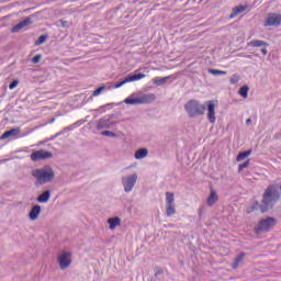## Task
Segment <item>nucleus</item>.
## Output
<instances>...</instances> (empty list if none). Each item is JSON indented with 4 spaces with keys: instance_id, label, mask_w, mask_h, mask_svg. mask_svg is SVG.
Masks as SVG:
<instances>
[{
    "instance_id": "58836bf2",
    "label": "nucleus",
    "mask_w": 281,
    "mask_h": 281,
    "mask_svg": "<svg viewBox=\"0 0 281 281\" xmlns=\"http://www.w3.org/2000/svg\"><path fill=\"white\" fill-rule=\"evenodd\" d=\"M268 53H269V52L267 50V48H262V49H261V54H263V56H267Z\"/></svg>"
},
{
    "instance_id": "423d86ee",
    "label": "nucleus",
    "mask_w": 281,
    "mask_h": 281,
    "mask_svg": "<svg viewBox=\"0 0 281 281\" xmlns=\"http://www.w3.org/2000/svg\"><path fill=\"white\" fill-rule=\"evenodd\" d=\"M122 183H123L124 191L131 192L133 190V188H135V183H137V173L123 177Z\"/></svg>"
},
{
    "instance_id": "ddd939ff",
    "label": "nucleus",
    "mask_w": 281,
    "mask_h": 281,
    "mask_svg": "<svg viewBox=\"0 0 281 281\" xmlns=\"http://www.w3.org/2000/svg\"><path fill=\"white\" fill-rule=\"evenodd\" d=\"M31 23H32V19L27 18L24 21L18 23L15 26H13L11 32L13 33L21 32L23 27H27V25H31Z\"/></svg>"
},
{
    "instance_id": "b1692460",
    "label": "nucleus",
    "mask_w": 281,
    "mask_h": 281,
    "mask_svg": "<svg viewBox=\"0 0 281 281\" xmlns=\"http://www.w3.org/2000/svg\"><path fill=\"white\" fill-rule=\"evenodd\" d=\"M166 214L167 216H172L175 214H177V209L175 204H168L166 207Z\"/></svg>"
},
{
    "instance_id": "f257e3e1",
    "label": "nucleus",
    "mask_w": 281,
    "mask_h": 281,
    "mask_svg": "<svg viewBox=\"0 0 281 281\" xmlns=\"http://www.w3.org/2000/svg\"><path fill=\"white\" fill-rule=\"evenodd\" d=\"M278 201H280L278 186L270 184L263 192L261 204H259L258 201L254 202L251 209L247 211V214H250L254 210H258V207H260L262 213L269 212Z\"/></svg>"
},
{
    "instance_id": "6e6552de",
    "label": "nucleus",
    "mask_w": 281,
    "mask_h": 281,
    "mask_svg": "<svg viewBox=\"0 0 281 281\" xmlns=\"http://www.w3.org/2000/svg\"><path fill=\"white\" fill-rule=\"evenodd\" d=\"M114 124H117V122L111 115L109 119H100L97 123V128L98 131H102V128H111Z\"/></svg>"
},
{
    "instance_id": "a211bd4d",
    "label": "nucleus",
    "mask_w": 281,
    "mask_h": 281,
    "mask_svg": "<svg viewBox=\"0 0 281 281\" xmlns=\"http://www.w3.org/2000/svg\"><path fill=\"white\" fill-rule=\"evenodd\" d=\"M50 196H52V191L46 190L37 196V201H38V203H47V201H49Z\"/></svg>"
},
{
    "instance_id": "7c9ffc66",
    "label": "nucleus",
    "mask_w": 281,
    "mask_h": 281,
    "mask_svg": "<svg viewBox=\"0 0 281 281\" xmlns=\"http://www.w3.org/2000/svg\"><path fill=\"white\" fill-rule=\"evenodd\" d=\"M101 135L105 136V137H117V135L111 131H103L101 133Z\"/></svg>"
},
{
    "instance_id": "4be33fe9",
    "label": "nucleus",
    "mask_w": 281,
    "mask_h": 281,
    "mask_svg": "<svg viewBox=\"0 0 281 281\" xmlns=\"http://www.w3.org/2000/svg\"><path fill=\"white\" fill-rule=\"evenodd\" d=\"M245 261V252H241L233 262V269H236Z\"/></svg>"
},
{
    "instance_id": "a878e982",
    "label": "nucleus",
    "mask_w": 281,
    "mask_h": 281,
    "mask_svg": "<svg viewBox=\"0 0 281 281\" xmlns=\"http://www.w3.org/2000/svg\"><path fill=\"white\" fill-rule=\"evenodd\" d=\"M209 74H212L213 76H226L227 71L209 69Z\"/></svg>"
},
{
    "instance_id": "1a4fd4ad",
    "label": "nucleus",
    "mask_w": 281,
    "mask_h": 281,
    "mask_svg": "<svg viewBox=\"0 0 281 281\" xmlns=\"http://www.w3.org/2000/svg\"><path fill=\"white\" fill-rule=\"evenodd\" d=\"M207 120L211 124H214L216 122V104H214V101H207Z\"/></svg>"
},
{
    "instance_id": "9d476101",
    "label": "nucleus",
    "mask_w": 281,
    "mask_h": 281,
    "mask_svg": "<svg viewBox=\"0 0 281 281\" xmlns=\"http://www.w3.org/2000/svg\"><path fill=\"white\" fill-rule=\"evenodd\" d=\"M142 78H146V75H128L123 81L115 85V89H120V87H123V85H126V82H135V80H142Z\"/></svg>"
},
{
    "instance_id": "473e14b6",
    "label": "nucleus",
    "mask_w": 281,
    "mask_h": 281,
    "mask_svg": "<svg viewBox=\"0 0 281 281\" xmlns=\"http://www.w3.org/2000/svg\"><path fill=\"white\" fill-rule=\"evenodd\" d=\"M245 168H249V159L239 165V172L245 170Z\"/></svg>"
},
{
    "instance_id": "9b49d317",
    "label": "nucleus",
    "mask_w": 281,
    "mask_h": 281,
    "mask_svg": "<svg viewBox=\"0 0 281 281\" xmlns=\"http://www.w3.org/2000/svg\"><path fill=\"white\" fill-rule=\"evenodd\" d=\"M281 23V14L277 13H269L267 21H266V26H278Z\"/></svg>"
},
{
    "instance_id": "dca6fc26",
    "label": "nucleus",
    "mask_w": 281,
    "mask_h": 281,
    "mask_svg": "<svg viewBox=\"0 0 281 281\" xmlns=\"http://www.w3.org/2000/svg\"><path fill=\"white\" fill-rule=\"evenodd\" d=\"M245 10H247V5L235 7L233 9V12L229 15V19H236V16H238V14H243V12H245Z\"/></svg>"
},
{
    "instance_id": "cd10ccee",
    "label": "nucleus",
    "mask_w": 281,
    "mask_h": 281,
    "mask_svg": "<svg viewBox=\"0 0 281 281\" xmlns=\"http://www.w3.org/2000/svg\"><path fill=\"white\" fill-rule=\"evenodd\" d=\"M125 104H139V98H127L124 100Z\"/></svg>"
},
{
    "instance_id": "20e7f679",
    "label": "nucleus",
    "mask_w": 281,
    "mask_h": 281,
    "mask_svg": "<svg viewBox=\"0 0 281 281\" xmlns=\"http://www.w3.org/2000/svg\"><path fill=\"white\" fill-rule=\"evenodd\" d=\"M278 220L274 217H267L261 220L258 225L255 227L256 234H267L269 229H273V226L277 225Z\"/></svg>"
},
{
    "instance_id": "4c0bfd02",
    "label": "nucleus",
    "mask_w": 281,
    "mask_h": 281,
    "mask_svg": "<svg viewBox=\"0 0 281 281\" xmlns=\"http://www.w3.org/2000/svg\"><path fill=\"white\" fill-rule=\"evenodd\" d=\"M161 273H164V269L159 268V269L156 271L155 276H161Z\"/></svg>"
},
{
    "instance_id": "0eeeda50",
    "label": "nucleus",
    "mask_w": 281,
    "mask_h": 281,
    "mask_svg": "<svg viewBox=\"0 0 281 281\" xmlns=\"http://www.w3.org/2000/svg\"><path fill=\"white\" fill-rule=\"evenodd\" d=\"M52 157H54L52 151H47V150H44V149L34 151L31 155L32 161H42L43 159H52Z\"/></svg>"
},
{
    "instance_id": "aec40b11",
    "label": "nucleus",
    "mask_w": 281,
    "mask_h": 281,
    "mask_svg": "<svg viewBox=\"0 0 281 281\" xmlns=\"http://www.w3.org/2000/svg\"><path fill=\"white\" fill-rule=\"evenodd\" d=\"M134 157H135V159H144L145 157H148V149L140 148V149L136 150Z\"/></svg>"
},
{
    "instance_id": "7ed1b4c3",
    "label": "nucleus",
    "mask_w": 281,
    "mask_h": 281,
    "mask_svg": "<svg viewBox=\"0 0 281 281\" xmlns=\"http://www.w3.org/2000/svg\"><path fill=\"white\" fill-rule=\"evenodd\" d=\"M205 104H201L198 100H190L184 104V110L187 111L189 117H199V115H204Z\"/></svg>"
},
{
    "instance_id": "72a5a7b5",
    "label": "nucleus",
    "mask_w": 281,
    "mask_h": 281,
    "mask_svg": "<svg viewBox=\"0 0 281 281\" xmlns=\"http://www.w3.org/2000/svg\"><path fill=\"white\" fill-rule=\"evenodd\" d=\"M105 87L102 86L100 88H98L97 90L93 91L92 95H100L102 93V91H104Z\"/></svg>"
},
{
    "instance_id": "c756f323",
    "label": "nucleus",
    "mask_w": 281,
    "mask_h": 281,
    "mask_svg": "<svg viewBox=\"0 0 281 281\" xmlns=\"http://www.w3.org/2000/svg\"><path fill=\"white\" fill-rule=\"evenodd\" d=\"M47 41V35H42L38 37V40L35 42L36 45H43Z\"/></svg>"
},
{
    "instance_id": "2eb2a0df",
    "label": "nucleus",
    "mask_w": 281,
    "mask_h": 281,
    "mask_svg": "<svg viewBox=\"0 0 281 281\" xmlns=\"http://www.w3.org/2000/svg\"><path fill=\"white\" fill-rule=\"evenodd\" d=\"M19 133H21L20 127L12 128L10 131L4 132L0 137V139H8V137H14L15 135H19Z\"/></svg>"
},
{
    "instance_id": "f8f14e48",
    "label": "nucleus",
    "mask_w": 281,
    "mask_h": 281,
    "mask_svg": "<svg viewBox=\"0 0 281 281\" xmlns=\"http://www.w3.org/2000/svg\"><path fill=\"white\" fill-rule=\"evenodd\" d=\"M156 98L155 93L143 94L138 97V102L139 104H150V102H155Z\"/></svg>"
},
{
    "instance_id": "a19ab883",
    "label": "nucleus",
    "mask_w": 281,
    "mask_h": 281,
    "mask_svg": "<svg viewBox=\"0 0 281 281\" xmlns=\"http://www.w3.org/2000/svg\"><path fill=\"white\" fill-rule=\"evenodd\" d=\"M59 134H56L55 137H58Z\"/></svg>"
},
{
    "instance_id": "ea45409f",
    "label": "nucleus",
    "mask_w": 281,
    "mask_h": 281,
    "mask_svg": "<svg viewBox=\"0 0 281 281\" xmlns=\"http://www.w3.org/2000/svg\"><path fill=\"white\" fill-rule=\"evenodd\" d=\"M246 124L249 126V124H251V119H247Z\"/></svg>"
},
{
    "instance_id": "412c9836",
    "label": "nucleus",
    "mask_w": 281,
    "mask_h": 281,
    "mask_svg": "<svg viewBox=\"0 0 281 281\" xmlns=\"http://www.w3.org/2000/svg\"><path fill=\"white\" fill-rule=\"evenodd\" d=\"M248 45H250L251 47H269V44L267 42L260 40H254L250 43H248Z\"/></svg>"
},
{
    "instance_id": "f704fd0d",
    "label": "nucleus",
    "mask_w": 281,
    "mask_h": 281,
    "mask_svg": "<svg viewBox=\"0 0 281 281\" xmlns=\"http://www.w3.org/2000/svg\"><path fill=\"white\" fill-rule=\"evenodd\" d=\"M19 86V81L18 80H13L10 86H9V89H15V87Z\"/></svg>"
},
{
    "instance_id": "c85d7f7f",
    "label": "nucleus",
    "mask_w": 281,
    "mask_h": 281,
    "mask_svg": "<svg viewBox=\"0 0 281 281\" xmlns=\"http://www.w3.org/2000/svg\"><path fill=\"white\" fill-rule=\"evenodd\" d=\"M168 78L169 77H165V78H160L158 80H155V85H157L158 87L161 86V85H166V82H168Z\"/></svg>"
},
{
    "instance_id": "c9c22d12",
    "label": "nucleus",
    "mask_w": 281,
    "mask_h": 281,
    "mask_svg": "<svg viewBox=\"0 0 281 281\" xmlns=\"http://www.w3.org/2000/svg\"><path fill=\"white\" fill-rule=\"evenodd\" d=\"M32 63H34V65H36V63H41V55H36L35 57H33Z\"/></svg>"
},
{
    "instance_id": "4468645a",
    "label": "nucleus",
    "mask_w": 281,
    "mask_h": 281,
    "mask_svg": "<svg viewBox=\"0 0 281 281\" xmlns=\"http://www.w3.org/2000/svg\"><path fill=\"white\" fill-rule=\"evenodd\" d=\"M41 215V205L36 204L34 205L30 213H29V218L31 221H36L38 218V216Z\"/></svg>"
},
{
    "instance_id": "39448f33",
    "label": "nucleus",
    "mask_w": 281,
    "mask_h": 281,
    "mask_svg": "<svg viewBox=\"0 0 281 281\" xmlns=\"http://www.w3.org/2000/svg\"><path fill=\"white\" fill-rule=\"evenodd\" d=\"M57 262L61 269V271H65V269H69L71 267V252L64 251L57 257Z\"/></svg>"
},
{
    "instance_id": "393cba45",
    "label": "nucleus",
    "mask_w": 281,
    "mask_h": 281,
    "mask_svg": "<svg viewBox=\"0 0 281 281\" xmlns=\"http://www.w3.org/2000/svg\"><path fill=\"white\" fill-rule=\"evenodd\" d=\"M251 155V149L247 151L239 153L237 156V161H243V159H247Z\"/></svg>"
},
{
    "instance_id": "2f4dec72",
    "label": "nucleus",
    "mask_w": 281,
    "mask_h": 281,
    "mask_svg": "<svg viewBox=\"0 0 281 281\" xmlns=\"http://www.w3.org/2000/svg\"><path fill=\"white\" fill-rule=\"evenodd\" d=\"M238 80H240V77L238 75H233L231 78V83L238 85Z\"/></svg>"
},
{
    "instance_id": "6ab92c4d",
    "label": "nucleus",
    "mask_w": 281,
    "mask_h": 281,
    "mask_svg": "<svg viewBox=\"0 0 281 281\" xmlns=\"http://www.w3.org/2000/svg\"><path fill=\"white\" fill-rule=\"evenodd\" d=\"M108 223L110 225V229H115L116 227H120L121 220L120 217H111L108 220Z\"/></svg>"
},
{
    "instance_id": "5701e85b",
    "label": "nucleus",
    "mask_w": 281,
    "mask_h": 281,
    "mask_svg": "<svg viewBox=\"0 0 281 281\" xmlns=\"http://www.w3.org/2000/svg\"><path fill=\"white\" fill-rule=\"evenodd\" d=\"M166 205H175V193L166 192Z\"/></svg>"
},
{
    "instance_id": "f3484780",
    "label": "nucleus",
    "mask_w": 281,
    "mask_h": 281,
    "mask_svg": "<svg viewBox=\"0 0 281 281\" xmlns=\"http://www.w3.org/2000/svg\"><path fill=\"white\" fill-rule=\"evenodd\" d=\"M216 201H218V194L216 193V191L212 190L206 200V205L212 207V205H214V203H216Z\"/></svg>"
},
{
    "instance_id": "f03ea898",
    "label": "nucleus",
    "mask_w": 281,
    "mask_h": 281,
    "mask_svg": "<svg viewBox=\"0 0 281 281\" xmlns=\"http://www.w3.org/2000/svg\"><path fill=\"white\" fill-rule=\"evenodd\" d=\"M32 176L36 179L40 186H45V183H50L53 179L56 178V173L52 167L46 166L42 169H35L32 171Z\"/></svg>"
},
{
    "instance_id": "bb28decb",
    "label": "nucleus",
    "mask_w": 281,
    "mask_h": 281,
    "mask_svg": "<svg viewBox=\"0 0 281 281\" xmlns=\"http://www.w3.org/2000/svg\"><path fill=\"white\" fill-rule=\"evenodd\" d=\"M248 92H249V87L248 86H243L239 89V95H241V98H247Z\"/></svg>"
},
{
    "instance_id": "e433bc0d",
    "label": "nucleus",
    "mask_w": 281,
    "mask_h": 281,
    "mask_svg": "<svg viewBox=\"0 0 281 281\" xmlns=\"http://www.w3.org/2000/svg\"><path fill=\"white\" fill-rule=\"evenodd\" d=\"M61 23V27H69V22L65 20H59Z\"/></svg>"
}]
</instances>
